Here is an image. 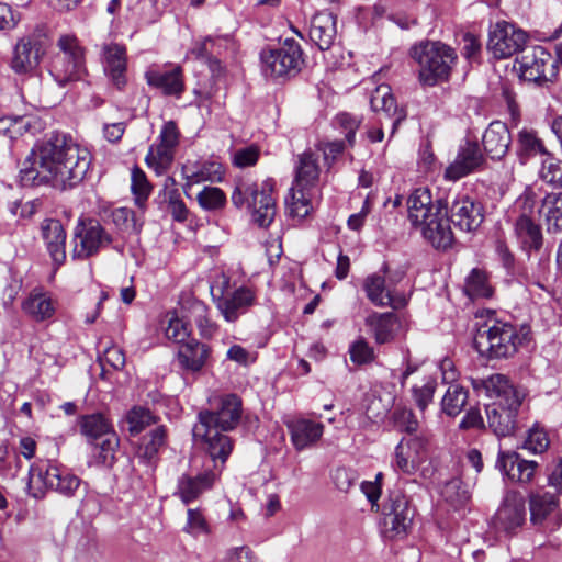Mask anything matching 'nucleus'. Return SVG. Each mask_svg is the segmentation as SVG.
I'll return each instance as SVG.
<instances>
[{"instance_id": "nucleus-8", "label": "nucleus", "mask_w": 562, "mask_h": 562, "mask_svg": "<svg viewBox=\"0 0 562 562\" xmlns=\"http://www.w3.org/2000/svg\"><path fill=\"white\" fill-rule=\"evenodd\" d=\"M378 513L381 515L379 525L382 535L395 539L404 538L411 532L417 509L403 491L393 490L387 493Z\"/></svg>"}, {"instance_id": "nucleus-28", "label": "nucleus", "mask_w": 562, "mask_h": 562, "mask_svg": "<svg viewBox=\"0 0 562 562\" xmlns=\"http://www.w3.org/2000/svg\"><path fill=\"white\" fill-rule=\"evenodd\" d=\"M291 441L301 451L314 445L324 432V425L310 419H296L288 423Z\"/></svg>"}, {"instance_id": "nucleus-56", "label": "nucleus", "mask_w": 562, "mask_h": 562, "mask_svg": "<svg viewBox=\"0 0 562 562\" xmlns=\"http://www.w3.org/2000/svg\"><path fill=\"white\" fill-rule=\"evenodd\" d=\"M166 336L168 339H173L178 346L193 337L189 322H184L182 318L178 317H172L169 321L168 328L166 329Z\"/></svg>"}, {"instance_id": "nucleus-31", "label": "nucleus", "mask_w": 562, "mask_h": 562, "mask_svg": "<svg viewBox=\"0 0 562 562\" xmlns=\"http://www.w3.org/2000/svg\"><path fill=\"white\" fill-rule=\"evenodd\" d=\"M366 325L371 328L375 342L384 345L394 340L401 327V321L393 312H373L366 318Z\"/></svg>"}, {"instance_id": "nucleus-45", "label": "nucleus", "mask_w": 562, "mask_h": 562, "mask_svg": "<svg viewBox=\"0 0 562 562\" xmlns=\"http://www.w3.org/2000/svg\"><path fill=\"white\" fill-rule=\"evenodd\" d=\"M361 124V119L352 115L348 112H340L331 121V125L335 130L345 134L346 143L349 147H353L356 144V133Z\"/></svg>"}, {"instance_id": "nucleus-44", "label": "nucleus", "mask_w": 562, "mask_h": 562, "mask_svg": "<svg viewBox=\"0 0 562 562\" xmlns=\"http://www.w3.org/2000/svg\"><path fill=\"white\" fill-rule=\"evenodd\" d=\"M495 251L507 276L519 282L520 278H526V268L516 261L515 255L510 251L504 240L496 241Z\"/></svg>"}, {"instance_id": "nucleus-62", "label": "nucleus", "mask_w": 562, "mask_h": 562, "mask_svg": "<svg viewBox=\"0 0 562 562\" xmlns=\"http://www.w3.org/2000/svg\"><path fill=\"white\" fill-rule=\"evenodd\" d=\"M436 386L437 384L435 381H429L422 387L413 386V397L415 400L417 407L420 411L424 412L427 408L428 404L432 402Z\"/></svg>"}, {"instance_id": "nucleus-29", "label": "nucleus", "mask_w": 562, "mask_h": 562, "mask_svg": "<svg viewBox=\"0 0 562 562\" xmlns=\"http://www.w3.org/2000/svg\"><path fill=\"white\" fill-rule=\"evenodd\" d=\"M76 426L87 445L103 439L105 436L109 437L111 432L115 431L109 418L100 412L78 416Z\"/></svg>"}, {"instance_id": "nucleus-1", "label": "nucleus", "mask_w": 562, "mask_h": 562, "mask_svg": "<svg viewBox=\"0 0 562 562\" xmlns=\"http://www.w3.org/2000/svg\"><path fill=\"white\" fill-rule=\"evenodd\" d=\"M91 161L90 151L80 148L71 134L55 130L33 145L20 170V184L69 191L85 180Z\"/></svg>"}, {"instance_id": "nucleus-63", "label": "nucleus", "mask_w": 562, "mask_h": 562, "mask_svg": "<svg viewBox=\"0 0 562 562\" xmlns=\"http://www.w3.org/2000/svg\"><path fill=\"white\" fill-rule=\"evenodd\" d=\"M394 418L401 431L406 432L408 436L416 434L418 429V420L412 411H395Z\"/></svg>"}, {"instance_id": "nucleus-19", "label": "nucleus", "mask_w": 562, "mask_h": 562, "mask_svg": "<svg viewBox=\"0 0 562 562\" xmlns=\"http://www.w3.org/2000/svg\"><path fill=\"white\" fill-rule=\"evenodd\" d=\"M217 477L214 470L206 469L196 475L182 474L178 477L177 490L173 493L184 505H189L198 499L205 491L213 487Z\"/></svg>"}, {"instance_id": "nucleus-54", "label": "nucleus", "mask_w": 562, "mask_h": 562, "mask_svg": "<svg viewBox=\"0 0 562 562\" xmlns=\"http://www.w3.org/2000/svg\"><path fill=\"white\" fill-rule=\"evenodd\" d=\"M350 359L355 364L362 366L374 360V349L362 337L350 344Z\"/></svg>"}, {"instance_id": "nucleus-12", "label": "nucleus", "mask_w": 562, "mask_h": 562, "mask_svg": "<svg viewBox=\"0 0 562 562\" xmlns=\"http://www.w3.org/2000/svg\"><path fill=\"white\" fill-rule=\"evenodd\" d=\"M528 34L507 21H499L490 31L487 49L495 58L504 59L525 50Z\"/></svg>"}, {"instance_id": "nucleus-33", "label": "nucleus", "mask_w": 562, "mask_h": 562, "mask_svg": "<svg viewBox=\"0 0 562 562\" xmlns=\"http://www.w3.org/2000/svg\"><path fill=\"white\" fill-rule=\"evenodd\" d=\"M526 515V505L522 498L513 502L506 501L496 515L498 527L509 536L515 535L525 524Z\"/></svg>"}, {"instance_id": "nucleus-59", "label": "nucleus", "mask_w": 562, "mask_h": 562, "mask_svg": "<svg viewBox=\"0 0 562 562\" xmlns=\"http://www.w3.org/2000/svg\"><path fill=\"white\" fill-rule=\"evenodd\" d=\"M300 196L296 198L295 193H292V206L289 210L291 216H300L301 218H305L310 215L313 207L311 205V200L307 198L305 191L311 188H296Z\"/></svg>"}, {"instance_id": "nucleus-61", "label": "nucleus", "mask_w": 562, "mask_h": 562, "mask_svg": "<svg viewBox=\"0 0 562 562\" xmlns=\"http://www.w3.org/2000/svg\"><path fill=\"white\" fill-rule=\"evenodd\" d=\"M182 312L186 313L183 318L196 323L209 316V306L201 300L191 299L182 305Z\"/></svg>"}, {"instance_id": "nucleus-41", "label": "nucleus", "mask_w": 562, "mask_h": 562, "mask_svg": "<svg viewBox=\"0 0 562 562\" xmlns=\"http://www.w3.org/2000/svg\"><path fill=\"white\" fill-rule=\"evenodd\" d=\"M127 430L131 436H137L145 430L146 427L155 425L159 422V417L154 415L148 408L134 406L126 414Z\"/></svg>"}, {"instance_id": "nucleus-21", "label": "nucleus", "mask_w": 562, "mask_h": 562, "mask_svg": "<svg viewBox=\"0 0 562 562\" xmlns=\"http://www.w3.org/2000/svg\"><path fill=\"white\" fill-rule=\"evenodd\" d=\"M145 79L150 88L160 90L165 97L180 99L186 89L180 66L168 70L150 68L145 72Z\"/></svg>"}, {"instance_id": "nucleus-50", "label": "nucleus", "mask_w": 562, "mask_h": 562, "mask_svg": "<svg viewBox=\"0 0 562 562\" xmlns=\"http://www.w3.org/2000/svg\"><path fill=\"white\" fill-rule=\"evenodd\" d=\"M549 438L543 428L538 423L527 431V437L518 448L527 449L533 453H542L549 447Z\"/></svg>"}, {"instance_id": "nucleus-35", "label": "nucleus", "mask_w": 562, "mask_h": 562, "mask_svg": "<svg viewBox=\"0 0 562 562\" xmlns=\"http://www.w3.org/2000/svg\"><path fill=\"white\" fill-rule=\"evenodd\" d=\"M319 172L318 156L311 150L304 151L295 168L296 188H313L318 181Z\"/></svg>"}, {"instance_id": "nucleus-4", "label": "nucleus", "mask_w": 562, "mask_h": 562, "mask_svg": "<svg viewBox=\"0 0 562 562\" xmlns=\"http://www.w3.org/2000/svg\"><path fill=\"white\" fill-rule=\"evenodd\" d=\"M303 55L301 45L292 37L285 38L279 46L268 45L259 54L262 75L283 83L301 72L305 64Z\"/></svg>"}, {"instance_id": "nucleus-15", "label": "nucleus", "mask_w": 562, "mask_h": 562, "mask_svg": "<svg viewBox=\"0 0 562 562\" xmlns=\"http://www.w3.org/2000/svg\"><path fill=\"white\" fill-rule=\"evenodd\" d=\"M485 165L486 158L480 148L479 140L467 138L460 146L456 160L446 169L445 176L456 181L483 169Z\"/></svg>"}, {"instance_id": "nucleus-20", "label": "nucleus", "mask_w": 562, "mask_h": 562, "mask_svg": "<svg viewBox=\"0 0 562 562\" xmlns=\"http://www.w3.org/2000/svg\"><path fill=\"white\" fill-rule=\"evenodd\" d=\"M103 69L110 82L123 91L127 85V54L124 45L113 43L103 48Z\"/></svg>"}, {"instance_id": "nucleus-13", "label": "nucleus", "mask_w": 562, "mask_h": 562, "mask_svg": "<svg viewBox=\"0 0 562 562\" xmlns=\"http://www.w3.org/2000/svg\"><path fill=\"white\" fill-rule=\"evenodd\" d=\"M175 361L181 373L198 375L213 367V349L210 345L192 337L178 346Z\"/></svg>"}, {"instance_id": "nucleus-14", "label": "nucleus", "mask_w": 562, "mask_h": 562, "mask_svg": "<svg viewBox=\"0 0 562 562\" xmlns=\"http://www.w3.org/2000/svg\"><path fill=\"white\" fill-rule=\"evenodd\" d=\"M436 211L430 218L422 223L423 236L431 246L438 250H448L454 244V235L451 229V222L448 215H445L443 209L446 207V199L436 200Z\"/></svg>"}, {"instance_id": "nucleus-10", "label": "nucleus", "mask_w": 562, "mask_h": 562, "mask_svg": "<svg viewBox=\"0 0 562 562\" xmlns=\"http://www.w3.org/2000/svg\"><path fill=\"white\" fill-rule=\"evenodd\" d=\"M76 243L72 259L86 260L97 256L100 250L112 244L113 237L106 232L99 220L90 216H80L74 229Z\"/></svg>"}, {"instance_id": "nucleus-26", "label": "nucleus", "mask_w": 562, "mask_h": 562, "mask_svg": "<svg viewBox=\"0 0 562 562\" xmlns=\"http://www.w3.org/2000/svg\"><path fill=\"white\" fill-rule=\"evenodd\" d=\"M515 234L521 249L530 257L531 251H539L543 245L541 226L525 211L518 215L514 224Z\"/></svg>"}, {"instance_id": "nucleus-18", "label": "nucleus", "mask_w": 562, "mask_h": 562, "mask_svg": "<svg viewBox=\"0 0 562 562\" xmlns=\"http://www.w3.org/2000/svg\"><path fill=\"white\" fill-rule=\"evenodd\" d=\"M213 301L221 314L227 322H236L240 315L247 313L250 306L255 304L256 296L247 286H239L232 293L216 296L212 292Z\"/></svg>"}, {"instance_id": "nucleus-52", "label": "nucleus", "mask_w": 562, "mask_h": 562, "mask_svg": "<svg viewBox=\"0 0 562 562\" xmlns=\"http://www.w3.org/2000/svg\"><path fill=\"white\" fill-rule=\"evenodd\" d=\"M550 276V258L548 255H541L538 258L536 267H532V272L526 271V278H520V283L533 284L540 289H544L543 282L549 280Z\"/></svg>"}, {"instance_id": "nucleus-11", "label": "nucleus", "mask_w": 562, "mask_h": 562, "mask_svg": "<svg viewBox=\"0 0 562 562\" xmlns=\"http://www.w3.org/2000/svg\"><path fill=\"white\" fill-rule=\"evenodd\" d=\"M443 211L452 225L464 233L477 231L485 220L483 202L469 194H458L450 204L446 200Z\"/></svg>"}, {"instance_id": "nucleus-2", "label": "nucleus", "mask_w": 562, "mask_h": 562, "mask_svg": "<svg viewBox=\"0 0 562 562\" xmlns=\"http://www.w3.org/2000/svg\"><path fill=\"white\" fill-rule=\"evenodd\" d=\"M488 322L479 327L473 339V348L480 356L488 360L508 359L514 357L521 346L531 340V328L528 324L519 327L510 322L495 318L494 311L488 312Z\"/></svg>"}, {"instance_id": "nucleus-23", "label": "nucleus", "mask_w": 562, "mask_h": 562, "mask_svg": "<svg viewBox=\"0 0 562 562\" xmlns=\"http://www.w3.org/2000/svg\"><path fill=\"white\" fill-rule=\"evenodd\" d=\"M42 237L47 251L56 266L64 265L66 260V229L57 218H46L41 225Z\"/></svg>"}, {"instance_id": "nucleus-53", "label": "nucleus", "mask_w": 562, "mask_h": 562, "mask_svg": "<svg viewBox=\"0 0 562 562\" xmlns=\"http://www.w3.org/2000/svg\"><path fill=\"white\" fill-rule=\"evenodd\" d=\"M541 178L557 187L562 188V160L553 157L550 153L542 161Z\"/></svg>"}, {"instance_id": "nucleus-24", "label": "nucleus", "mask_w": 562, "mask_h": 562, "mask_svg": "<svg viewBox=\"0 0 562 562\" xmlns=\"http://www.w3.org/2000/svg\"><path fill=\"white\" fill-rule=\"evenodd\" d=\"M166 443L167 428L159 425L139 438L135 456L139 463L155 468L160 459V450Z\"/></svg>"}, {"instance_id": "nucleus-17", "label": "nucleus", "mask_w": 562, "mask_h": 562, "mask_svg": "<svg viewBox=\"0 0 562 562\" xmlns=\"http://www.w3.org/2000/svg\"><path fill=\"white\" fill-rule=\"evenodd\" d=\"M550 59L551 54L544 47H532L531 53L527 52L516 60L519 64V78L537 87H543L549 81L546 66Z\"/></svg>"}, {"instance_id": "nucleus-64", "label": "nucleus", "mask_w": 562, "mask_h": 562, "mask_svg": "<svg viewBox=\"0 0 562 562\" xmlns=\"http://www.w3.org/2000/svg\"><path fill=\"white\" fill-rule=\"evenodd\" d=\"M131 191L132 194H150L153 191V184L148 181L146 173L138 166H134L132 169Z\"/></svg>"}, {"instance_id": "nucleus-60", "label": "nucleus", "mask_w": 562, "mask_h": 562, "mask_svg": "<svg viewBox=\"0 0 562 562\" xmlns=\"http://www.w3.org/2000/svg\"><path fill=\"white\" fill-rule=\"evenodd\" d=\"M346 140H331V142H321L317 144V149L322 150L324 154L325 164L330 168L337 157L341 155L346 148Z\"/></svg>"}, {"instance_id": "nucleus-46", "label": "nucleus", "mask_w": 562, "mask_h": 562, "mask_svg": "<svg viewBox=\"0 0 562 562\" xmlns=\"http://www.w3.org/2000/svg\"><path fill=\"white\" fill-rule=\"evenodd\" d=\"M386 278L380 273L369 274L363 281L367 297L376 306L384 307V297L387 293Z\"/></svg>"}, {"instance_id": "nucleus-49", "label": "nucleus", "mask_w": 562, "mask_h": 562, "mask_svg": "<svg viewBox=\"0 0 562 562\" xmlns=\"http://www.w3.org/2000/svg\"><path fill=\"white\" fill-rule=\"evenodd\" d=\"M258 196L259 187L257 183L240 182L232 193V202L237 209H241L245 203L250 207L257 204Z\"/></svg>"}, {"instance_id": "nucleus-30", "label": "nucleus", "mask_w": 562, "mask_h": 562, "mask_svg": "<svg viewBox=\"0 0 562 562\" xmlns=\"http://www.w3.org/2000/svg\"><path fill=\"white\" fill-rule=\"evenodd\" d=\"M120 442V437L116 431H114L111 432L109 437L105 436L103 439L89 443L88 446L91 448L92 458L89 464L109 470L113 469L115 463L119 461Z\"/></svg>"}, {"instance_id": "nucleus-37", "label": "nucleus", "mask_w": 562, "mask_h": 562, "mask_svg": "<svg viewBox=\"0 0 562 562\" xmlns=\"http://www.w3.org/2000/svg\"><path fill=\"white\" fill-rule=\"evenodd\" d=\"M22 310L36 322L50 319L55 314L54 302L46 293L34 290L22 303Z\"/></svg>"}, {"instance_id": "nucleus-32", "label": "nucleus", "mask_w": 562, "mask_h": 562, "mask_svg": "<svg viewBox=\"0 0 562 562\" xmlns=\"http://www.w3.org/2000/svg\"><path fill=\"white\" fill-rule=\"evenodd\" d=\"M515 153L519 164L522 166L538 155L547 157L550 154L537 132L526 127L517 133Z\"/></svg>"}, {"instance_id": "nucleus-55", "label": "nucleus", "mask_w": 562, "mask_h": 562, "mask_svg": "<svg viewBox=\"0 0 562 562\" xmlns=\"http://www.w3.org/2000/svg\"><path fill=\"white\" fill-rule=\"evenodd\" d=\"M497 378L501 380L499 381L501 383H498V384L499 385L502 384V390H506L507 391V390H509L510 387H513L515 385V384H513L510 382V380L506 375L498 374V373L492 374L487 379H473V378H471V384H472L474 390H477V391L479 390H484L487 396L496 398L502 393H498L496 391V387L494 390H492L490 381L493 380V382L496 383L495 380H497Z\"/></svg>"}, {"instance_id": "nucleus-43", "label": "nucleus", "mask_w": 562, "mask_h": 562, "mask_svg": "<svg viewBox=\"0 0 562 562\" xmlns=\"http://www.w3.org/2000/svg\"><path fill=\"white\" fill-rule=\"evenodd\" d=\"M182 175L186 179H192L194 182H222L224 178V167L217 159H209L201 162L200 168L190 176L186 173V166H183Z\"/></svg>"}, {"instance_id": "nucleus-40", "label": "nucleus", "mask_w": 562, "mask_h": 562, "mask_svg": "<svg viewBox=\"0 0 562 562\" xmlns=\"http://www.w3.org/2000/svg\"><path fill=\"white\" fill-rule=\"evenodd\" d=\"M549 233L562 231V193H548L542 200Z\"/></svg>"}, {"instance_id": "nucleus-39", "label": "nucleus", "mask_w": 562, "mask_h": 562, "mask_svg": "<svg viewBox=\"0 0 562 562\" xmlns=\"http://www.w3.org/2000/svg\"><path fill=\"white\" fill-rule=\"evenodd\" d=\"M468 398L469 390L458 383H452L441 400V411L450 417H456L467 405Z\"/></svg>"}, {"instance_id": "nucleus-3", "label": "nucleus", "mask_w": 562, "mask_h": 562, "mask_svg": "<svg viewBox=\"0 0 562 562\" xmlns=\"http://www.w3.org/2000/svg\"><path fill=\"white\" fill-rule=\"evenodd\" d=\"M408 56L417 65L416 77L423 88L448 83L459 60L453 47L428 38L414 43L408 49Z\"/></svg>"}, {"instance_id": "nucleus-6", "label": "nucleus", "mask_w": 562, "mask_h": 562, "mask_svg": "<svg viewBox=\"0 0 562 562\" xmlns=\"http://www.w3.org/2000/svg\"><path fill=\"white\" fill-rule=\"evenodd\" d=\"M29 474L30 480L26 490L36 499L43 498L46 491H54L66 497H72L82 482L69 469L49 460L31 465Z\"/></svg>"}, {"instance_id": "nucleus-34", "label": "nucleus", "mask_w": 562, "mask_h": 562, "mask_svg": "<svg viewBox=\"0 0 562 562\" xmlns=\"http://www.w3.org/2000/svg\"><path fill=\"white\" fill-rule=\"evenodd\" d=\"M559 507V495L544 491L529 494L530 520L532 524H542L543 520Z\"/></svg>"}, {"instance_id": "nucleus-7", "label": "nucleus", "mask_w": 562, "mask_h": 562, "mask_svg": "<svg viewBox=\"0 0 562 562\" xmlns=\"http://www.w3.org/2000/svg\"><path fill=\"white\" fill-rule=\"evenodd\" d=\"M243 400L236 393H227L216 397L211 409L199 412V422L192 428L193 440L206 437L207 431L217 429L232 431L241 422Z\"/></svg>"}, {"instance_id": "nucleus-22", "label": "nucleus", "mask_w": 562, "mask_h": 562, "mask_svg": "<svg viewBox=\"0 0 562 562\" xmlns=\"http://www.w3.org/2000/svg\"><path fill=\"white\" fill-rule=\"evenodd\" d=\"M512 142L508 126L501 121H493L482 137L484 154L492 160L501 161L508 154Z\"/></svg>"}, {"instance_id": "nucleus-25", "label": "nucleus", "mask_w": 562, "mask_h": 562, "mask_svg": "<svg viewBox=\"0 0 562 562\" xmlns=\"http://www.w3.org/2000/svg\"><path fill=\"white\" fill-rule=\"evenodd\" d=\"M223 432L224 431L210 428L206 437H198V439L194 440L195 442L201 441L205 443L206 453L210 461L213 462L212 470L217 474L222 471L234 447L233 439Z\"/></svg>"}, {"instance_id": "nucleus-36", "label": "nucleus", "mask_w": 562, "mask_h": 562, "mask_svg": "<svg viewBox=\"0 0 562 562\" xmlns=\"http://www.w3.org/2000/svg\"><path fill=\"white\" fill-rule=\"evenodd\" d=\"M34 45L35 44L32 45V42L25 41L24 38H21L16 43L14 47L13 57L11 59V68L15 74H27L38 66L40 49H36V53H34L32 50V48H34Z\"/></svg>"}, {"instance_id": "nucleus-57", "label": "nucleus", "mask_w": 562, "mask_h": 562, "mask_svg": "<svg viewBox=\"0 0 562 562\" xmlns=\"http://www.w3.org/2000/svg\"><path fill=\"white\" fill-rule=\"evenodd\" d=\"M337 29L319 27L318 25H311L310 38L317 45L321 50H327L334 44Z\"/></svg>"}, {"instance_id": "nucleus-9", "label": "nucleus", "mask_w": 562, "mask_h": 562, "mask_svg": "<svg viewBox=\"0 0 562 562\" xmlns=\"http://www.w3.org/2000/svg\"><path fill=\"white\" fill-rule=\"evenodd\" d=\"M60 52L55 55L49 72L60 88L83 80L87 76L85 48L71 35H61L57 42Z\"/></svg>"}, {"instance_id": "nucleus-5", "label": "nucleus", "mask_w": 562, "mask_h": 562, "mask_svg": "<svg viewBox=\"0 0 562 562\" xmlns=\"http://www.w3.org/2000/svg\"><path fill=\"white\" fill-rule=\"evenodd\" d=\"M501 383L499 379L495 380ZM492 390L496 387L498 393L496 402L485 406L488 428L498 438L515 435L518 428L517 416L519 408L527 396V390L522 386L514 385L509 390H502V384H495L490 381Z\"/></svg>"}, {"instance_id": "nucleus-48", "label": "nucleus", "mask_w": 562, "mask_h": 562, "mask_svg": "<svg viewBox=\"0 0 562 562\" xmlns=\"http://www.w3.org/2000/svg\"><path fill=\"white\" fill-rule=\"evenodd\" d=\"M467 291L473 297H491L492 288L487 283L485 272L479 268H473L465 279Z\"/></svg>"}, {"instance_id": "nucleus-27", "label": "nucleus", "mask_w": 562, "mask_h": 562, "mask_svg": "<svg viewBox=\"0 0 562 562\" xmlns=\"http://www.w3.org/2000/svg\"><path fill=\"white\" fill-rule=\"evenodd\" d=\"M436 201L427 187L416 188L407 199L408 220L414 227L430 218L436 211Z\"/></svg>"}, {"instance_id": "nucleus-42", "label": "nucleus", "mask_w": 562, "mask_h": 562, "mask_svg": "<svg viewBox=\"0 0 562 562\" xmlns=\"http://www.w3.org/2000/svg\"><path fill=\"white\" fill-rule=\"evenodd\" d=\"M180 132L175 121L165 122L158 143L156 145V153L161 158L168 159L167 154H173L175 148L179 145Z\"/></svg>"}, {"instance_id": "nucleus-38", "label": "nucleus", "mask_w": 562, "mask_h": 562, "mask_svg": "<svg viewBox=\"0 0 562 562\" xmlns=\"http://www.w3.org/2000/svg\"><path fill=\"white\" fill-rule=\"evenodd\" d=\"M370 103L374 111L382 110L389 117H394L391 136L394 135L400 124L406 120V109L400 108L396 99L391 93H385L381 98L373 95Z\"/></svg>"}, {"instance_id": "nucleus-47", "label": "nucleus", "mask_w": 562, "mask_h": 562, "mask_svg": "<svg viewBox=\"0 0 562 562\" xmlns=\"http://www.w3.org/2000/svg\"><path fill=\"white\" fill-rule=\"evenodd\" d=\"M460 44H462L461 55L470 66L481 65L483 63L482 42L477 35L471 32H464L461 34Z\"/></svg>"}, {"instance_id": "nucleus-58", "label": "nucleus", "mask_w": 562, "mask_h": 562, "mask_svg": "<svg viewBox=\"0 0 562 562\" xmlns=\"http://www.w3.org/2000/svg\"><path fill=\"white\" fill-rule=\"evenodd\" d=\"M168 212L175 222L184 223L188 220L190 212L178 189H171L170 191Z\"/></svg>"}, {"instance_id": "nucleus-51", "label": "nucleus", "mask_w": 562, "mask_h": 562, "mask_svg": "<svg viewBox=\"0 0 562 562\" xmlns=\"http://www.w3.org/2000/svg\"><path fill=\"white\" fill-rule=\"evenodd\" d=\"M199 205L206 211L223 209L226 204V194L217 187H205L198 194Z\"/></svg>"}, {"instance_id": "nucleus-16", "label": "nucleus", "mask_w": 562, "mask_h": 562, "mask_svg": "<svg viewBox=\"0 0 562 562\" xmlns=\"http://www.w3.org/2000/svg\"><path fill=\"white\" fill-rule=\"evenodd\" d=\"M495 467L512 482L526 484L535 476L538 462L524 459L514 450L499 449Z\"/></svg>"}]
</instances>
